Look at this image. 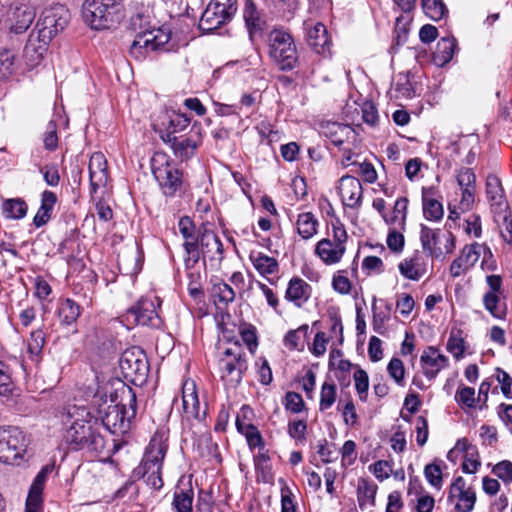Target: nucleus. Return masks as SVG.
<instances>
[{
	"instance_id": "a211bd4d",
	"label": "nucleus",
	"mask_w": 512,
	"mask_h": 512,
	"mask_svg": "<svg viewBox=\"0 0 512 512\" xmlns=\"http://www.w3.org/2000/svg\"><path fill=\"white\" fill-rule=\"evenodd\" d=\"M180 234L184 238L183 248L185 251L184 264L188 270L194 268L197 264V247L196 240L198 238V229L190 217H181L178 222Z\"/></svg>"
},
{
	"instance_id": "cd10ccee",
	"label": "nucleus",
	"mask_w": 512,
	"mask_h": 512,
	"mask_svg": "<svg viewBox=\"0 0 512 512\" xmlns=\"http://www.w3.org/2000/svg\"><path fill=\"white\" fill-rule=\"evenodd\" d=\"M36 17L35 9L27 4L16 6L11 17L10 32L23 34L26 32Z\"/></svg>"
},
{
	"instance_id": "9d476101",
	"label": "nucleus",
	"mask_w": 512,
	"mask_h": 512,
	"mask_svg": "<svg viewBox=\"0 0 512 512\" xmlns=\"http://www.w3.org/2000/svg\"><path fill=\"white\" fill-rule=\"evenodd\" d=\"M420 242L423 251L432 258L439 259L444 254H450L455 249V236L452 232H443L424 224L420 228Z\"/></svg>"
},
{
	"instance_id": "6ab92c4d",
	"label": "nucleus",
	"mask_w": 512,
	"mask_h": 512,
	"mask_svg": "<svg viewBox=\"0 0 512 512\" xmlns=\"http://www.w3.org/2000/svg\"><path fill=\"white\" fill-rule=\"evenodd\" d=\"M320 133L338 147L353 144L357 139V133L350 125L339 122H323Z\"/></svg>"
},
{
	"instance_id": "7ed1b4c3",
	"label": "nucleus",
	"mask_w": 512,
	"mask_h": 512,
	"mask_svg": "<svg viewBox=\"0 0 512 512\" xmlns=\"http://www.w3.org/2000/svg\"><path fill=\"white\" fill-rule=\"evenodd\" d=\"M167 441V434L164 431H157L151 438L141 463L134 470L135 476L144 478L147 485L155 490H159L163 486L161 471L168 450Z\"/></svg>"
},
{
	"instance_id": "c03bdc74",
	"label": "nucleus",
	"mask_w": 512,
	"mask_h": 512,
	"mask_svg": "<svg viewBox=\"0 0 512 512\" xmlns=\"http://www.w3.org/2000/svg\"><path fill=\"white\" fill-rule=\"evenodd\" d=\"M51 470L52 469L49 466H44L34 478L27 496V500H30L32 504L43 502L42 493L45 482L47 480V476L51 472Z\"/></svg>"
},
{
	"instance_id": "680f3d73",
	"label": "nucleus",
	"mask_w": 512,
	"mask_h": 512,
	"mask_svg": "<svg viewBox=\"0 0 512 512\" xmlns=\"http://www.w3.org/2000/svg\"><path fill=\"white\" fill-rule=\"evenodd\" d=\"M387 371L392 379L399 384L403 385L405 368L403 362L398 358H392L387 366Z\"/></svg>"
},
{
	"instance_id": "b1692460",
	"label": "nucleus",
	"mask_w": 512,
	"mask_h": 512,
	"mask_svg": "<svg viewBox=\"0 0 512 512\" xmlns=\"http://www.w3.org/2000/svg\"><path fill=\"white\" fill-rule=\"evenodd\" d=\"M338 188L344 205L350 208L361 206L363 188L358 178L350 175L342 176Z\"/></svg>"
},
{
	"instance_id": "5fc2aeb1",
	"label": "nucleus",
	"mask_w": 512,
	"mask_h": 512,
	"mask_svg": "<svg viewBox=\"0 0 512 512\" xmlns=\"http://www.w3.org/2000/svg\"><path fill=\"white\" fill-rule=\"evenodd\" d=\"M191 122V119L182 113H173L169 116V125L166 133H171V136H175V133L185 130Z\"/></svg>"
},
{
	"instance_id": "052dcab7",
	"label": "nucleus",
	"mask_w": 512,
	"mask_h": 512,
	"mask_svg": "<svg viewBox=\"0 0 512 512\" xmlns=\"http://www.w3.org/2000/svg\"><path fill=\"white\" fill-rule=\"evenodd\" d=\"M14 72V55L9 50L0 51V78L6 79Z\"/></svg>"
},
{
	"instance_id": "8fccbe9b",
	"label": "nucleus",
	"mask_w": 512,
	"mask_h": 512,
	"mask_svg": "<svg viewBox=\"0 0 512 512\" xmlns=\"http://www.w3.org/2000/svg\"><path fill=\"white\" fill-rule=\"evenodd\" d=\"M446 349L449 353H451L456 360H460L464 357V353L466 350L465 340L462 337L461 330L450 332Z\"/></svg>"
},
{
	"instance_id": "338daca9",
	"label": "nucleus",
	"mask_w": 512,
	"mask_h": 512,
	"mask_svg": "<svg viewBox=\"0 0 512 512\" xmlns=\"http://www.w3.org/2000/svg\"><path fill=\"white\" fill-rule=\"evenodd\" d=\"M476 176L471 168H461L457 173V183L460 189L475 188Z\"/></svg>"
},
{
	"instance_id": "7c9ffc66",
	"label": "nucleus",
	"mask_w": 512,
	"mask_h": 512,
	"mask_svg": "<svg viewBox=\"0 0 512 512\" xmlns=\"http://www.w3.org/2000/svg\"><path fill=\"white\" fill-rule=\"evenodd\" d=\"M55 314L61 326L69 327L81 315V307L74 300L66 298L58 302Z\"/></svg>"
},
{
	"instance_id": "4468645a",
	"label": "nucleus",
	"mask_w": 512,
	"mask_h": 512,
	"mask_svg": "<svg viewBox=\"0 0 512 512\" xmlns=\"http://www.w3.org/2000/svg\"><path fill=\"white\" fill-rule=\"evenodd\" d=\"M196 247L197 263L202 257L204 262L208 259L211 266H220L224 258V249L219 236L213 230L208 229L205 225L199 227Z\"/></svg>"
},
{
	"instance_id": "6e6552de",
	"label": "nucleus",
	"mask_w": 512,
	"mask_h": 512,
	"mask_svg": "<svg viewBox=\"0 0 512 512\" xmlns=\"http://www.w3.org/2000/svg\"><path fill=\"white\" fill-rule=\"evenodd\" d=\"M333 238H323L315 246V254L326 265H334L341 261L346 251L348 235L339 220L332 223Z\"/></svg>"
},
{
	"instance_id": "c9c22d12",
	"label": "nucleus",
	"mask_w": 512,
	"mask_h": 512,
	"mask_svg": "<svg viewBox=\"0 0 512 512\" xmlns=\"http://www.w3.org/2000/svg\"><path fill=\"white\" fill-rule=\"evenodd\" d=\"M456 47L457 43L454 37L441 38L433 52V62L437 66L443 67L452 60Z\"/></svg>"
},
{
	"instance_id": "79ce46f5",
	"label": "nucleus",
	"mask_w": 512,
	"mask_h": 512,
	"mask_svg": "<svg viewBox=\"0 0 512 512\" xmlns=\"http://www.w3.org/2000/svg\"><path fill=\"white\" fill-rule=\"evenodd\" d=\"M318 224L313 213H300L296 221L297 232L304 240H308L317 233Z\"/></svg>"
},
{
	"instance_id": "ddd939ff",
	"label": "nucleus",
	"mask_w": 512,
	"mask_h": 512,
	"mask_svg": "<svg viewBox=\"0 0 512 512\" xmlns=\"http://www.w3.org/2000/svg\"><path fill=\"white\" fill-rule=\"evenodd\" d=\"M25 449V436L18 427H0V462L14 464Z\"/></svg>"
},
{
	"instance_id": "4d7b16f0",
	"label": "nucleus",
	"mask_w": 512,
	"mask_h": 512,
	"mask_svg": "<svg viewBox=\"0 0 512 512\" xmlns=\"http://www.w3.org/2000/svg\"><path fill=\"white\" fill-rule=\"evenodd\" d=\"M424 476L431 486L437 489L441 488L443 482L442 470L438 464H427L424 468Z\"/></svg>"
},
{
	"instance_id": "603ef678",
	"label": "nucleus",
	"mask_w": 512,
	"mask_h": 512,
	"mask_svg": "<svg viewBox=\"0 0 512 512\" xmlns=\"http://www.w3.org/2000/svg\"><path fill=\"white\" fill-rule=\"evenodd\" d=\"M186 271L189 279L188 292L190 296L196 301L202 300L204 292L201 286V273L199 271H193V268L189 270L186 268Z\"/></svg>"
},
{
	"instance_id": "a878e982",
	"label": "nucleus",
	"mask_w": 512,
	"mask_h": 512,
	"mask_svg": "<svg viewBox=\"0 0 512 512\" xmlns=\"http://www.w3.org/2000/svg\"><path fill=\"white\" fill-rule=\"evenodd\" d=\"M89 177L92 192L103 187L108 181L107 160L101 152L93 153L89 160Z\"/></svg>"
},
{
	"instance_id": "a18cd8bd",
	"label": "nucleus",
	"mask_w": 512,
	"mask_h": 512,
	"mask_svg": "<svg viewBox=\"0 0 512 512\" xmlns=\"http://www.w3.org/2000/svg\"><path fill=\"white\" fill-rule=\"evenodd\" d=\"M308 332L309 326L307 324L301 325L295 330H289L284 337L285 347L289 350H303Z\"/></svg>"
},
{
	"instance_id": "774afa93",
	"label": "nucleus",
	"mask_w": 512,
	"mask_h": 512,
	"mask_svg": "<svg viewBox=\"0 0 512 512\" xmlns=\"http://www.w3.org/2000/svg\"><path fill=\"white\" fill-rule=\"evenodd\" d=\"M497 381L501 384V391L507 399H512V378L501 368L496 369Z\"/></svg>"
},
{
	"instance_id": "58836bf2",
	"label": "nucleus",
	"mask_w": 512,
	"mask_h": 512,
	"mask_svg": "<svg viewBox=\"0 0 512 512\" xmlns=\"http://www.w3.org/2000/svg\"><path fill=\"white\" fill-rule=\"evenodd\" d=\"M28 212V205L22 198L6 199L2 203V214L6 219L20 220Z\"/></svg>"
},
{
	"instance_id": "dca6fc26",
	"label": "nucleus",
	"mask_w": 512,
	"mask_h": 512,
	"mask_svg": "<svg viewBox=\"0 0 512 512\" xmlns=\"http://www.w3.org/2000/svg\"><path fill=\"white\" fill-rule=\"evenodd\" d=\"M200 126L196 127V125L192 126L191 132H195L196 138L192 135L189 137L185 136H171V133H164L161 138L162 140L170 146L174 155L181 159L182 161L188 160L194 156L198 146L201 144V133Z\"/></svg>"
},
{
	"instance_id": "39448f33",
	"label": "nucleus",
	"mask_w": 512,
	"mask_h": 512,
	"mask_svg": "<svg viewBox=\"0 0 512 512\" xmlns=\"http://www.w3.org/2000/svg\"><path fill=\"white\" fill-rule=\"evenodd\" d=\"M268 55L279 70L292 71L298 64L293 36L283 29H273L268 35Z\"/></svg>"
},
{
	"instance_id": "ea45409f",
	"label": "nucleus",
	"mask_w": 512,
	"mask_h": 512,
	"mask_svg": "<svg viewBox=\"0 0 512 512\" xmlns=\"http://www.w3.org/2000/svg\"><path fill=\"white\" fill-rule=\"evenodd\" d=\"M194 491L191 486L177 487L173 494L172 506L176 512H193Z\"/></svg>"
},
{
	"instance_id": "20e7f679",
	"label": "nucleus",
	"mask_w": 512,
	"mask_h": 512,
	"mask_svg": "<svg viewBox=\"0 0 512 512\" xmlns=\"http://www.w3.org/2000/svg\"><path fill=\"white\" fill-rule=\"evenodd\" d=\"M82 17L94 30L110 29L123 17L121 0H84Z\"/></svg>"
},
{
	"instance_id": "69168bd1",
	"label": "nucleus",
	"mask_w": 512,
	"mask_h": 512,
	"mask_svg": "<svg viewBox=\"0 0 512 512\" xmlns=\"http://www.w3.org/2000/svg\"><path fill=\"white\" fill-rule=\"evenodd\" d=\"M284 406L292 413H300L305 404L302 396L297 392H288L285 395Z\"/></svg>"
},
{
	"instance_id": "13d9d810",
	"label": "nucleus",
	"mask_w": 512,
	"mask_h": 512,
	"mask_svg": "<svg viewBox=\"0 0 512 512\" xmlns=\"http://www.w3.org/2000/svg\"><path fill=\"white\" fill-rule=\"evenodd\" d=\"M455 400L458 404L468 408H474L476 404L475 389L472 387H460L455 394Z\"/></svg>"
},
{
	"instance_id": "393cba45",
	"label": "nucleus",
	"mask_w": 512,
	"mask_h": 512,
	"mask_svg": "<svg viewBox=\"0 0 512 512\" xmlns=\"http://www.w3.org/2000/svg\"><path fill=\"white\" fill-rule=\"evenodd\" d=\"M48 24H52V20L49 18H46L43 21V23L37 22L35 28L30 33L28 42L25 46L24 51L26 55H29L30 52H36V41L40 43V45L38 46L40 50L46 49V46L48 45L49 41L57 32L56 29L53 30L51 26H48Z\"/></svg>"
},
{
	"instance_id": "72a5a7b5",
	"label": "nucleus",
	"mask_w": 512,
	"mask_h": 512,
	"mask_svg": "<svg viewBox=\"0 0 512 512\" xmlns=\"http://www.w3.org/2000/svg\"><path fill=\"white\" fill-rule=\"evenodd\" d=\"M486 194L491 206L495 211L500 212L507 206V202L498 177L489 175L486 180Z\"/></svg>"
},
{
	"instance_id": "a19ab883",
	"label": "nucleus",
	"mask_w": 512,
	"mask_h": 512,
	"mask_svg": "<svg viewBox=\"0 0 512 512\" xmlns=\"http://www.w3.org/2000/svg\"><path fill=\"white\" fill-rule=\"evenodd\" d=\"M254 465L258 481H262L264 483L272 482L273 472L267 450L258 451L254 456Z\"/></svg>"
},
{
	"instance_id": "9b49d317",
	"label": "nucleus",
	"mask_w": 512,
	"mask_h": 512,
	"mask_svg": "<svg viewBox=\"0 0 512 512\" xmlns=\"http://www.w3.org/2000/svg\"><path fill=\"white\" fill-rule=\"evenodd\" d=\"M221 378L231 387L238 386L248 369L246 354L241 346L227 348L219 360Z\"/></svg>"
},
{
	"instance_id": "6e6d98bb",
	"label": "nucleus",
	"mask_w": 512,
	"mask_h": 512,
	"mask_svg": "<svg viewBox=\"0 0 512 512\" xmlns=\"http://www.w3.org/2000/svg\"><path fill=\"white\" fill-rule=\"evenodd\" d=\"M403 230L400 228L390 227L389 233L387 236V246L388 248L395 252L400 253L404 248L405 239L402 233Z\"/></svg>"
},
{
	"instance_id": "4be33fe9",
	"label": "nucleus",
	"mask_w": 512,
	"mask_h": 512,
	"mask_svg": "<svg viewBox=\"0 0 512 512\" xmlns=\"http://www.w3.org/2000/svg\"><path fill=\"white\" fill-rule=\"evenodd\" d=\"M182 417L187 420L201 421L205 417V411L201 412L200 402L193 381H185L182 387Z\"/></svg>"
},
{
	"instance_id": "de8ad7c7",
	"label": "nucleus",
	"mask_w": 512,
	"mask_h": 512,
	"mask_svg": "<svg viewBox=\"0 0 512 512\" xmlns=\"http://www.w3.org/2000/svg\"><path fill=\"white\" fill-rule=\"evenodd\" d=\"M44 345L45 333L43 330L37 329L32 331L28 340V354L33 362H39Z\"/></svg>"
},
{
	"instance_id": "f8f14e48",
	"label": "nucleus",
	"mask_w": 512,
	"mask_h": 512,
	"mask_svg": "<svg viewBox=\"0 0 512 512\" xmlns=\"http://www.w3.org/2000/svg\"><path fill=\"white\" fill-rule=\"evenodd\" d=\"M236 12V0H211L200 18L199 27L212 32L230 21Z\"/></svg>"
},
{
	"instance_id": "e433bc0d",
	"label": "nucleus",
	"mask_w": 512,
	"mask_h": 512,
	"mask_svg": "<svg viewBox=\"0 0 512 512\" xmlns=\"http://www.w3.org/2000/svg\"><path fill=\"white\" fill-rule=\"evenodd\" d=\"M378 486L372 481L360 478L357 485V501L359 508L365 510L367 506L374 507Z\"/></svg>"
},
{
	"instance_id": "3c124183",
	"label": "nucleus",
	"mask_w": 512,
	"mask_h": 512,
	"mask_svg": "<svg viewBox=\"0 0 512 512\" xmlns=\"http://www.w3.org/2000/svg\"><path fill=\"white\" fill-rule=\"evenodd\" d=\"M336 385L331 382H324L321 387L320 392V402L319 409L320 411H325L330 409L336 401Z\"/></svg>"
},
{
	"instance_id": "c756f323",
	"label": "nucleus",
	"mask_w": 512,
	"mask_h": 512,
	"mask_svg": "<svg viewBox=\"0 0 512 512\" xmlns=\"http://www.w3.org/2000/svg\"><path fill=\"white\" fill-rule=\"evenodd\" d=\"M311 286L302 278L293 277L287 286L285 299L301 307L311 296Z\"/></svg>"
},
{
	"instance_id": "c85d7f7f",
	"label": "nucleus",
	"mask_w": 512,
	"mask_h": 512,
	"mask_svg": "<svg viewBox=\"0 0 512 512\" xmlns=\"http://www.w3.org/2000/svg\"><path fill=\"white\" fill-rule=\"evenodd\" d=\"M422 207L425 219L437 222L443 218V205L436 198V190L434 187L422 188Z\"/></svg>"
},
{
	"instance_id": "864d4df0",
	"label": "nucleus",
	"mask_w": 512,
	"mask_h": 512,
	"mask_svg": "<svg viewBox=\"0 0 512 512\" xmlns=\"http://www.w3.org/2000/svg\"><path fill=\"white\" fill-rule=\"evenodd\" d=\"M329 340L336 339L339 345L344 341L342 320L338 312H329Z\"/></svg>"
},
{
	"instance_id": "37998d69",
	"label": "nucleus",
	"mask_w": 512,
	"mask_h": 512,
	"mask_svg": "<svg viewBox=\"0 0 512 512\" xmlns=\"http://www.w3.org/2000/svg\"><path fill=\"white\" fill-rule=\"evenodd\" d=\"M235 291L224 281L217 279L212 284L211 296L216 304L227 306L235 299Z\"/></svg>"
},
{
	"instance_id": "412c9836",
	"label": "nucleus",
	"mask_w": 512,
	"mask_h": 512,
	"mask_svg": "<svg viewBox=\"0 0 512 512\" xmlns=\"http://www.w3.org/2000/svg\"><path fill=\"white\" fill-rule=\"evenodd\" d=\"M420 365L423 375L428 380H433L439 372L449 365V359L440 353L434 346H428L420 356Z\"/></svg>"
},
{
	"instance_id": "0e129e2a",
	"label": "nucleus",
	"mask_w": 512,
	"mask_h": 512,
	"mask_svg": "<svg viewBox=\"0 0 512 512\" xmlns=\"http://www.w3.org/2000/svg\"><path fill=\"white\" fill-rule=\"evenodd\" d=\"M492 473L506 484L512 482V462L509 460L500 461L493 467Z\"/></svg>"
},
{
	"instance_id": "4c0bfd02",
	"label": "nucleus",
	"mask_w": 512,
	"mask_h": 512,
	"mask_svg": "<svg viewBox=\"0 0 512 512\" xmlns=\"http://www.w3.org/2000/svg\"><path fill=\"white\" fill-rule=\"evenodd\" d=\"M249 259L261 276L267 277L277 273L279 270L278 261L274 257H270L262 252L252 251Z\"/></svg>"
},
{
	"instance_id": "1a4fd4ad",
	"label": "nucleus",
	"mask_w": 512,
	"mask_h": 512,
	"mask_svg": "<svg viewBox=\"0 0 512 512\" xmlns=\"http://www.w3.org/2000/svg\"><path fill=\"white\" fill-rule=\"evenodd\" d=\"M170 38V32L162 28H145L136 34L129 54L134 59L141 61L146 58L148 53L163 49Z\"/></svg>"
},
{
	"instance_id": "473e14b6",
	"label": "nucleus",
	"mask_w": 512,
	"mask_h": 512,
	"mask_svg": "<svg viewBox=\"0 0 512 512\" xmlns=\"http://www.w3.org/2000/svg\"><path fill=\"white\" fill-rule=\"evenodd\" d=\"M398 268L402 276L413 281L419 280L426 273L424 260L419 253L405 258L399 263Z\"/></svg>"
},
{
	"instance_id": "2eb2a0df",
	"label": "nucleus",
	"mask_w": 512,
	"mask_h": 512,
	"mask_svg": "<svg viewBox=\"0 0 512 512\" xmlns=\"http://www.w3.org/2000/svg\"><path fill=\"white\" fill-rule=\"evenodd\" d=\"M159 306L160 300L158 297H142L127 310L126 320L137 325L158 328L162 324V320L157 312V307Z\"/></svg>"
},
{
	"instance_id": "bb28decb",
	"label": "nucleus",
	"mask_w": 512,
	"mask_h": 512,
	"mask_svg": "<svg viewBox=\"0 0 512 512\" xmlns=\"http://www.w3.org/2000/svg\"><path fill=\"white\" fill-rule=\"evenodd\" d=\"M243 19L251 41L258 35H261L266 21L261 12L257 9L253 0H246L243 8Z\"/></svg>"
},
{
	"instance_id": "49530a36",
	"label": "nucleus",
	"mask_w": 512,
	"mask_h": 512,
	"mask_svg": "<svg viewBox=\"0 0 512 512\" xmlns=\"http://www.w3.org/2000/svg\"><path fill=\"white\" fill-rule=\"evenodd\" d=\"M501 294L502 293H485L483 296V305L494 318L503 320L507 315V310L505 305L500 304Z\"/></svg>"
},
{
	"instance_id": "5701e85b",
	"label": "nucleus",
	"mask_w": 512,
	"mask_h": 512,
	"mask_svg": "<svg viewBox=\"0 0 512 512\" xmlns=\"http://www.w3.org/2000/svg\"><path fill=\"white\" fill-rule=\"evenodd\" d=\"M306 25V41L311 49L322 56L331 55L332 41L324 24L317 22Z\"/></svg>"
},
{
	"instance_id": "09e8293b",
	"label": "nucleus",
	"mask_w": 512,
	"mask_h": 512,
	"mask_svg": "<svg viewBox=\"0 0 512 512\" xmlns=\"http://www.w3.org/2000/svg\"><path fill=\"white\" fill-rule=\"evenodd\" d=\"M422 9L425 15L434 21H439L448 14V9L442 0H422Z\"/></svg>"
},
{
	"instance_id": "aec40b11",
	"label": "nucleus",
	"mask_w": 512,
	"mask_h": 512,
	"mask_svg": "<svg viewBox=\"0 0 512 512\" xmlns=\"http://www.w3.org/2000/svg\"><path fill=\"white\" fill-rule=\"evenodd\" d=\"M483 244L474 242L465 245L460 255L450 265V275L454 278L467 273L478 262L482 254Z\"/></svg>"
},
{
	"instance_id": "f03ea898",
	"label": "nucleus",
	"mask_w": 512,
	"mask_h": 512,
	"mask_svg": "<svg viewBox=\"0 0 512 512\" xmlns=\"http://www.w3.org/2000/svg\"><path fill=\"white\" fill-rule=\"evenodd\" d=\"M63 440L71 450L86 451L99 455L106 448L104 437L92 422L89 410L83 406H71L62 416Z\"/></svg>"
},
{
	"instance_id": "f704fd0d",
	"label": "nucleus",
	"mask_w": 512,
	"mask_h": 512,
	"mask_svg": "<svg viewBox=\"0 0 512 512\" xmlns=\"http://www.w3.org/2000/svg\"><path fill=\"white\" fill-rule=\"evenodd\" d=\"M408 204L409 200L407 197H399L393 206V209L390 213H386L384 217V221L390 227L400 228V230H405L406 220H407V212H408Z\"/></svg>"
},
{
	"instance_id": "f257e3e1",
	"label": "nucleus",
	"mask_w": 512,
	"mask_h": 512,
	"mask_svg": "<svg viewBox=\"0 0 512 512\" xmlns=\"http://www.w3.org/2000/svg\"><path fill=\"white\" fill-rule=\"evenodd\" d=\"M92 405L111 434L123 435L130 430L137 407L136 394L131 388L122 390L121 403L117 402V393L108 391V387L99 388L93 396Z\"/></svg>"
},
{
	"instance_id": "2f4dec72",
	"label": "nucleus",
	"mask_w": 512,
	"mask_h": 512,
	"mask_svg": "<svg viewBox=\"0 0 512 512\" xmlns=\"http://www.w3.org/2000/svg\"><path fill=\"white\" fill-rule=\"evenodd\" d=\"M56 202L57 196L54 192L49 190L42 192L40 207L33 217V225L36 228H40L50 221Z\"/></svg>"
},
{
	"instance_id": "bf43d9fd",
	"label": "nucleus",
	"mask_w": 512,
	"mask_h": 512,
	"mask_svg": "<svg viewBox=\"0 0 512 512\" xmlns=\"http://www.w3.org/2000/svg\"><path fill=\"white\" fill-rule=\"evenodd\" d=\"M372 313H373V319H372L373 329L378 334L383 335L385 332V323L390 319V316L388 315V312H384V311L378 309V307L376 306L375 298H374L373 304H372Z\"/></svg>"
},
{
	"instance_id": "423d86ee",
	"label": "nucleus",
	"mask_w": 512,
	"mask_h": 512,
	"mask_svg": "<svg viewBox=\"0 0 512 512\" xmlns=\"http://www.w3.org/2000/svg\"><path fill=\"white\" fill-rule=\"evenodd\" d=\"M119 368L124 379L135 386L146 383L149 364L145 352L137 346L127 348L120 356Z\"/></svg>"
},
{
	"instance_id": "f3484780",
	"label": "nucleus",
	"mask_w": 512,
	"mask_h": 512,
	"mask_svg": "<svg viewBox=\"0 0 512 512\" xmlns=\"http://www.w3.org/2000/svg\"><path fill=\"white\" fill-rule=\"evenodd\" d=\"M448 501L454 504L459 512H471L476 502V493L466 485L463 477L455 478L449 489Z\"/></svg>"
},
{
	"instance_id": "e2e57ef3",
	"label": "nucleus",
	"mask_w": 512,
	"mask_h": 512,
	"mask_svg": "<svg viewBox=\"0 0 512 512\" xmlns=\"http://www.w3.org/2000/svg\"><path fill=\"white\" fill-rule=\"evenodd\" d=\"M240 336L242 341L247 345L249 351L254 353L258 346L256 328L252 325L242 327L240 329Z\"/></svg>"
},
{
	"instance_id": "0eeeda50",
	"label": "nucleus",
	"mask_w": 512,
	"mask_h": 512,
	"mask_svg": "<svg viewBox=\"0 0 512 512\" xmlns=\"http://www.w3.org/2000/svg\"><path fill=\"white\" fill-rule=\"evenodd\" d=\"M151 170L165 195L173 196L182 187V172L170 162L167 154L156 152L151 159Z\"/></svg>"
}]
</instances>
